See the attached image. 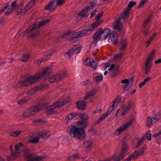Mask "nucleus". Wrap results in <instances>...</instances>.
<instances>
[{"label": "nucleus", "mask_w": 161, "mask_h": 161, "mask_svg": "<svg viewBox=\"0 0 161 161\" xmlns=\"http://www.w3.org/2000/svg\"><path fill=\"white\" fill-rule=\"evenodd\" d=\"M103 14V12H101L99 13V14L96 16V19L97 21H101V23H102V21L101 20H99V19L101 17Z\"/></svg>", "instance_id": "nucleus-49"}, {"label": "nucleus", "mask_w": 161, "mask_h": 161, "mask_svg": "<svg viewBox=\"0 0 161 161\" xmlns=\"http://www.w3.org/2000/svg\"><path fill=\"white\" fill-rule=\"evenodd\" d=\"M50 55H48L43 58L38 60L36 62V65L37 67H39L42 62H44L48 60L50 58Z\"/></svg>", "instance_id": "nucleus-23"}, {"label": "nucleus", "mask_w": 161, "mask_h": 161, "mask_svg": "<svg viewBox=\"0 0 161 161\" xmlns=\"http://www.w3.org/2000/svg\"><path fill=\"white\" fill-rule=\"evenodd\" d=\"M21 131L20 130H16L14 131H11V136L14 137L18 136L21 133Z\"/></svg>", "instance_id": "nucleus-31"}, {"label": "nucleus", "mask_w": 161, "mask_h": 161, "mask_svg": "<svg viewBox=\"0 0 161 161\" xmlns=\"http://www.w3.org/2000/svg\"><path fill=\"white\" fill-rule=\"evenodd\" d=\"M78 126H81L82 127H85L87 125V122L85 120H82L79 122L77 124Z\"/></svg>", "instance_id": "nucleus-32"}, {"label": "nucleus", "mask_w": 161, "mask_h": 161, "mask_svg": "<svg viewBox=\"0 0 161 161\" xmlns=\"http://www.w3.org/2000/svg\"><path fill=\"white\" fill-rule=\"evenodd\" d=\"M85 32L84 31L82 30L77 32H75L74 31H69L64 33L61 36H58L54 40L55 42H58L62 38H64L65 36L70 35L71 39L79 38L84 35ZM72 41V39H70V41Z\"/></svg>", "instance_id": "nucleus-4"}, {"label": "nucleus", "mask_w": 161, "mask_h": 161, "mask_svg": "<svg viewBox=\"0 0 161 161\" xmlns=\"http://www.w3.org/2000/svg\"><path fill=\"white\" fill-rule=\"evenodd\" d=\"M111 31L108 28H105L103 30H102L103 35V39L105 40L109 35L111 34Z\"/></svg>", "instance_id": "nucleus-20"}, {"label": "nucleus", "mask_w": 161, "mask_h": 161, "mask_svg": "<svg viewBox=\"0 0 161 161\" xmlns=\"http://www.w3.org/2000/svg\"><path fill=\"white\" fill-rule=\"evenodd\" d=\"M136 155H134V153L130 154L129 156V157L126 159L124 161H130L131 159H134L136 158Z\"/></svg>", "instance_id": "nucleus-35"}, {"label": "nucleus", "mask_w": 161, "mask_h": 161, "mask_svg": "<svg viewBox=\"0 0 161 161\" xmlns=\"http://www.w3.org/2000/svg\"><path fill=\"white\" fill-rule=\"evenodd\" d=\"M51 72V69L47 67L44 69L41 73H37L34 76L22 77L17 84V86L20 87L32 84L39 79L47 77Z\"/></svg>", "instance_id": "nucleus-1"}, {"label": "nucleus", "mask_w": 161, "mask_h": 161, "mask_svg": "<svg viewBox=\"0 0 161 161\" xmlns=\"http://www.w3.org/2000/svg\"><path fill=\"white\" fill-rule=\"evenodd\" d=\"M130 10V9L129 8L125 9L123 13L121 14L118 19L115 20L113 26L114 29L117 30L119 31L123 30V27L120 22L122 19L125 20L126 18L128 17Z\"/></svg>", "instance_id": "nucleus-3"}, {"label": "nucleus", "mask_w": 161, "mask_h": 161, "mask_svg": "<svg viewBox=\"0 0 161 161\" xmlns=\"http://www.w3.org/2000/svg\"><path fill=\"white\" fill-rule=\"evenodd\" d=\"M123 56V54L120 53L119 54H118L115 56L114 57V58L115 59L119 60Z\"/></svg>", "instance_id": "nucleus-54"}, {"label": "nucleus", "mask_w": 161, "mask_h": 161, "mask_svg": "<svg viewBox=\"0 0 161 161\" xmlns=\"http://www.w3.org/2000/svg\"><path fill=\"white\" fill-rule=\"evenodd\" d=\"M127 44L126 40L125 39H122L120 42V50H124Z\"/></svg>", "instance_id": "nucleus-25"}, {"label": "nucleus", "mask_w": 161, "mask_h": 161, "mask_svg": "<svg viewBox=\"0 0 161 161\" xmlns=\"http://www.w3.org/2000/svg\"><path fill=\"white\" fill-rule=\"evenodd\" d=\"M79 115V113H74L67 115L66 117L67 120L72 119L76 116Z\"/></svg>", "instance_id": "nucleus-29"}, {"label": "nucleus", "mask_w": 161, "mask_h": 161, "mask_svg": "<svg viewBox=\"0 0 161 161\" xmlns=\"http://www.w3.org/2000/svg\"><path fill=\"white\" fill-rule=\"evenodd\" d=\"M121 100V97L119 96L117 97L115 99V101L114 103V104L116 102H119Z\"/></svg>", "instance_id": "nucleus-62"}, {"label": "nucleus", "mask_w": 161, "mask_h": 161, "mask_svg": "<svg viewBox=\"0 0 161 161\" xmlns=\"http://www.w3.org/2000/svg\"><path fill=\"white\" fill-rule=\"evenodd\" d=\"M16 1L13 2L11 5V12L13 11L16 8L17 6L16 5Z\"/></svg>", "instance_id": "nucleus-44"}, {"label": "nucleus", "mask_w": 161, "mask_h": 161, "mask_svg": "<svg viewBox=\"0 0 161 161\" xmlns=\"http://www.w3.org/2000/svg\"><path fill=\"white\" fill-rule=\"evenodd\" d=\"M161 136V131L160 132H158L157 133L154 134L153 135V137H158V136Z\"/></svg>", "instance_id": "nucleus-58"}, {"label": "nucleus", "mask_w": 161, "mask_h": 161, "mask_svg": "<svg viewBox=\"0 0 161 161\" xmlns=\"http://www.w3.org/2000/svg\"><path fill=\"white\" fill-rule=\"evenodd\" d=\"M110 64L109 63H107L103 67V70L106 69L109 66Z\"/></svg>", "instance_id": "nucleus-59"}, {"label": "nucleus", "mask_w": 161, "mask_h": 161, "mask_svg": "<svg viewBox=\"0 0 161 161\" xmlns=\"http://www.w3.org/2000/svg\"><path fill=\"white\" fill-rule=\"evenodd\" d=\"M84 144L86 148H90L92 145V142L90 141H86L84 143Z\"/></svg>", "instance_id": "nucleus-33"}, {"label": "nucleus", "mask_w": 161, "mask_h": 161, "mask_svg": "<svg viewBox=\"0 0 161 161\" xmlns=\"http://www.w3.org/2000/svg\"><path fill=\"white\" fill-rule=\"evenodd\" d=\"M147 1V0H142L140 2L138 8H139L143 6Z\"/></svg>", "instance_id": "nucleus-50"}, {"label": "nucleus", "mask_w": 161, "mask_h": 161, "mask_svg": "<svg viewBox=\"0 0 161 161\" xmlns=\"http://www.w3.org/2000/svg\"><path fill=\"white\" fill-rule=\"evenodd\" d=\"M136 4V2L134 1H131L128 4V7L130 8L133 7L134 5Z\"/></svg>", "instance_id": "nucleus-56"}, {"label": "nucleus", "mask_w": 161, "mask_h": 161, "mask_svg": "<svg viewBox=\"0 0 161 161\" xmlns=\"http://www.w3.org/2000/svg\"><path fill=\"white\" fill-rule=\"evenodd\" d=\"M122 152L120 153L119 156L116 157L115 156L113 157L114 159V161H119L124 156V154L126 151L128 150L127 145L124 143L122 147Z\"/></svg>", "instance_id": "nucleus-13"}, {"label": "nucleus", "mask_w": 161, "mask_h": 161, "mask_svg": "<svg viewBox=\"0 0 161 161\" xmlns=\"http://www.w3.org/2000/svg\"><path fill=\"white\" fill-rule=\"evenodd\" d=\"M9 4V3H7L3 5V7H2L3 8L0 10V14H2L4 12L5 10L8 7Z\"/></svg>", "instance_id": "nucleus-37"}, {"label": "nucleus", "mask_w": 161, "mask_h": 161, "mask_svg": "<svg viewBox=\"0 0 161 161\" xmlns=\"http://www.w3.org/2000/svg\"><path fill=\"white\" fill-rule=\"evenodd\" d=\"M103 77L102 75L97 76L96 77L95 79L97 82H98L100 81H101L103 80Z\"/></svg>", "instance_id": "nucleus-51"}, {"label": "nucleus", "mask_w": 161, "mask_h": 161, "mask_svg": "<svg viewBox=\"0 0 161 161\" xmlns=\"http://www.w3.org/2000/svg\"><path fill=\"white\" fill-rule=\"evenodd\" d=\"M65 103L63 100H59L53 103L52 106L48 107L46 111L48 114H53L56 112L55 109L62 107Z\"/></svg>", "instance_id": "nucleus-8"}, {"label": "nucleus", "mask_w": 161, "mask_h": 161, "mask_svg": "<svg viewBox=\"0 0 161 161\" xmlns=\"http://www.w3.org/2000/svg\"><path fill=\"white\" fill-rule=\"evenodd\" d=\"M155 53V51L154 50H153L152 52H151L150 54L146 61V62L150 64H152V62L153 61V58L154 56Z\"/></svg>", "instance_id": "nucleus-26"}, {"label": "nucleus", "mask_w": 161, "mask_h": 161, "mask_svg": "<svg viewBox=\"0 0 161 161\" xmlns=\"http://www.w3.org/2000/svg\"><path fill=\"white\" fill-rule=\"evenodd\" d=\"M68 131L71 136L76 137L80 139L83 138L86 136V133L83 129L78 128L74 126L69 128Z\"/></svg>", "instance_id": "nucleus-2"}, {"label": "nucleus", "mask_w": 161, "mask_h": 161, "mask_svg": "<svg viewBox=\"0 0 161 161\" xmlns=\"http://www.w3.org/2000/svg\"><path fill=\"white\" fill-rule=\"evenodd\" d=\"M151 20V18L150 17H149L147 20L145 21L144 23V25L146 26Z\"/></svg>", "instance_id": "nucleus-55"}, {"label": "nucleus", "mask_w": 161, "mask_h": 161, "mask_svg": "<svg viewBox=\"0 0 161 161\" xmlns=\"http://www.w3.org/2000/svg\"><path fill=\"white\" fill-rule=\"evenodd\" d=\"M81 47L79 46H75L68 52L65 53L64 55L69 59L74 53L76 54L79 53L81 50Z\"/></svg>", "instance_id": "nucleus-11"}, {"label": "nucleus", "mask_w": 161, "mask_h": 161, "mask_svg": "<svg viewBox=\"0 0 161 161\" xmlns=\"http://www.w3.org/2000/svg\"><path fill=\"white\" fill-rule=\"evenodd\" d=\"M132 105V103L130 102L129 103L128 105L125 108V109L128 111L131 108V107Z\"/></svg>", "instance_id": "nucleus-53"}, {"label": "nucleus", "mask_w": 161, "mask_h": 161, "mask_svg": "<svg viewBox=\"0 0 161 161\" xmlns=\"http://www.w3.org/2000/svg\"><path fill=\"white\" fill-rule=\"evenodd\" d=\"M35 0H32L26 6V7L27 8V7H28L30 9L34 4Z\"/></svg>", "instance_id": "nucleus-43"}, {"label": "nucleus", "mask_w": 161, "mask_h": 161, "mask_svg": "<svg viewBox=\"0 0 161 161\" xmlns=\"http://www.w3.org/2000/svg\"><path fill=\"white\" fill-rule=\"evenodd\" d=\"M101 24V21H96L89 26L87 29V31H91L93 30L94 28L97 27Z\"/></svg>", "instance_id": "nucleus-21"}, {"label": "nucleus", "mask_w": 161, "mask_h": 161, "mask_svg": "<svg viewBox=\"0 0 161 161\" xmlns=\"http://www.w3.org/2000/svg\"><path fill=\"white\" fill-rule=\"evenodd\" d=\"M50 21V19H47L43 21L39 22V23L38 24L35 23L32 26L29 27L28 29L26 30V31L29 32H32L31 37H34L37 34L38 32L36 31H33L35 29H38L41 26L43 25H45L47 22Z\"/></svg>", "instance_id": "nucleus-5"}, {"label": "nucleus", "mask_w": 161, "mask_h": 161, "mask_svg": "<svg viewBox=\"0 0 161 161\" xmlns=\"http://www.w3.org/2000/svg\"><path fill=\"white\" fill-rule=\"evenodd\" d=\"M42 105H38L35 107H32L27 109L24 113L23 116L25 117H29L33 115L38 111L43 108Z\"/></svg>", "instance_id": "nucleus-7"}, {"label": "nucleus", "mask_w": 161, "mask_h": 161, "mask_svg": "<svg viewBox=\"0 0 161 161\" xmlns=\"http://www.w3.org/2000/svg\"><path fill=\"white\" fill-rule=\"evenodd\" d=\"M36 91V89L33 88L28 90L27 92V94L29 95H31L34 94Z\"/></svg>", "instance_id": "nucleus-45"}, {"label": "nucleus", "mask_w": 161, "mask_h": 161, "mask_svg": "<svg viewBox=\"0 0 161 161\" xmlns=\"http://www.w3.org/2000/svg\"><path fill=\"white\" fill-rule=\"evenodd\" d=\"M152 41L151 39L149 38L148 40L146 43V47H147Z\"/></svg>", "instance_id": "nucleus-61"}, {"label": "nucleus", "mask_w": 161, "mask_h": 161, "mask_svg": "<svg viewBox=\"0 0 161 161\" xmlns=\"http://www.w3.org/2000/svg\"><path fill=\"white\" fill-rule=\"evenodd\" d=\"M22 145H23L22 143L21 142L19 143V144H16L15 146V151H17L19 149L20 147Z\"/></svg>", "instance_id": "nucleus-52"}, {"label": "nucleus", "mask_w": 161, "mask_h": 161, "mask_svg": "<svg viewBox=\"0 0 161 161\" xmlns=\"http://www.w3.org/2000/svg\"><path fill=\"white\" fill-rule=\"evenodd\" d=\"M103 36V35L102 29H100L97 31L93 36L94 42L96 43L99 40H104Z\"/></svg>", "instance_id": "nucleus-14"}, {"label": "nucleus", "mask_w": 161, "mask_h": 161, "mask_svg": "<svg viewBox=\"0 0 161 161\" xmlns=\"http://www.w3.org/2000/svg\"><path fill=\"white\" fill-rule=\"evenodd\" d=\"M30 57V55L28 54L23 55L21 58V60L24 62H26Z\"/></svg>", "instance_id": "nucleus-30"}, {"label": "nucleus", "mask_w": 161, "mask_h": 161, "mask_svg": "<svg viewBox=\"0 0 161 161\" xmlns=\"http://www.w3.org/2000/svg\"><path fill=\"white\" fill-rule=\"evenodd\" d=\"M77 105V108L80 110H83L86 108V104L84 101H78L75 103Z\"/></svg>", "instance_id": "nucleus-19"}, {"label": "nucleus", "mask_w": 161, "mask_h": 161, "mask_svg": "<svg viewBox=\"0 0 161 161\" xmlns=\"http://www.w3.org/2000/svg\"><path fill=\"white\" fill-rule=\"evenodd\" d=\"M151 134L150 133H147L143 136V137L144 139H147L148 140H150L151 139Z\"/></svg>", "instance_id": "nucleus-40"}, {"label": "nucleus", "mask_w": 161, "mask_h": 161, "mask_svg": "<svg viewBox=\"0 0 161 161\" xmlns=\"http://www.w3.org/2000/svg\"><path fill=\"white\" fill-rule=\"evenodd\" d=\"M58 74L60 75H61L62 77V78L65 76L67 74L66 72L65 71H64L63 72L61 73Z\"/></svg>", "instance_id": "nucleus-63"}, {"label": "nucleus", "mask_w": 161, "mask_h": 161, "mask_svg": "<svg viewBox=\"0 0 161 161\" xmlns=\"http://www.w3.org/2000/svg\"><path fill=\"white\" fill-rule=\"evenodd\" d=\"M144 140L145 139H144V137H142L138 141L136 147H139L144 142Z\"/></svg>", "instance_id": "nucleus-47"}, {"label": "nucleus", "mask_w": 161, "mask_h": 161, "mask_svg": "<svg viewBox=\"0 0 161 161\" xmlns=\"http://www.w3.org/2000/svg\"><path fill=\"white\" fill-rule=\"evenodd\" d=\"M42 105H38L35 107H32L27 109L24 113L23 116L25 117H29L33 115L38 111L43 108Z\"/></svg>", "instance_id": "nucleus-6"}, {"label": "nucleus", "mask_w": 161, "mask_h": 161, "mask_svg": "<svg viewBox=\"0 0 161 161\" xmlns=\"http://www.w3.org/2000/svg\"><path fill=\"white\" fill-rule=\"evenodd\" d=\"M133 122V119L129 121L126 123L124 124L116 130L117 135L120 134L121 132L129 127L132 124Z\"/></svg>", "instance_id": "nucleus-16"}, {"label": "nucleus", "mask_w": 161, "mask_h": 161, "mask_svg": "<svg viewBox=\"0 0 161 161\" xmlns=\"http://www.w3.org/2000/svg\"><path fill=\"white\" fill-rule=\"evenodd\" d=\"M108 41L115 45L118 43V34L115 31H113L108 38Z\"/></svg>", "instance_id": "nucleus-12"}, {"label": "nucleus", "mask_w": 161, "mask_h": 161, "mask_svg": "<svg viewBox=\"0 0 161 161\" xmlns=\"http://www.w3.org/2000/svg\"><path fill=\"white\" fill-rule=\"evenodd\" d=\"M152 66V64L146 62L145 67V74H147L150 72Z\"/></svg>", "instance_id": "nucleus-27"}, {"label": "nucleus", "mask_w": 161, "mask_h": 161, "mask_svg": "<svg viewBox=\"0 0 161 161\" xmlns=\"http://www.w3.org/2000/svg\"><path fill=\"white\" fill-rule=\"evenodd\" d=\"M157 120L155 118H151L148 117L147 120V126L149 127L152 125L153 123L156 122Z\"/></svg>", "instance_id": "nucleus-22"}, {"label": "nucleus", "mask_w": 161, "mask_h": 161, "mask_svg": "<svg viewBox=\"0 0 161 161\" xmlns=\"http://www.w3.org/2000/svg\"><path fill=\"white\" fill-rule=\"evenodd\" d=\"M29 9V8H28V7L26 8V6L24 8H21L20 11L18 12V15H21L22 16L23 15L25 14L27 12V11Z\"/></svg>", "instance_id": "nucleus-28"}, {"label": "nucleus", "mask_w": 161, "mask_h": 161, "mask_svg": "<svg viewBox=\"0 0 161 161\" xmlns=\"http://www.w3.org/2000/svg\"><path fill=\"white\" fill-rule=\"evenodd\" d=\"M19 153L17 152H12L11 154V159H14L17 156L19 155Z\"/></svg>", "instance_id": "nucleus-42"}, {"label": "nucleus", "mask_w": 161, "mask_h": 161, "mask_svg": "<svg viewBox=\"0 0 161 161\" xmlns=\"http://www.w3.org/2000/svg\"><path fill=\"white\" fill-rule=\"evenodd\" d=\"M28 101V100L27 99L24 98L18 101V103L19 104L21 105L26 103Z\"/></svg>", "instance_id": "nucleus-46"}, {"label": "nucleus", "mask_w": 161, "mask_h": 161, "mask_svg": "<svg viewBox=\"0 0 161 161\" xmlns=\"http://www.w3.org/2000/svg\"><path fill=\"white\" fill-rule=\"evenodd\" d=\"M92 59L91 58H88L86 59L84 61V64L88 66H90V64Z\"/></svg>", "instance_id": "nucleus-36"}, {"label": "nucleus", "mask_w": 161, "mask_h": 161, "mask_svg": "<svg viewBox=\"0 0 161 161\" xmlns=\"http://www.w3.org/2000/svg\"><path fill=\"white\" fill-rule=\"evenodd\" d=\"M108 114L107 113H105L103 114L100 118L102 120L104 119L106 117L108 116Z\"/></svg>", "instance_id": "nucleus-64"}, {"label": "nucleus", "mask_w": 161, "mask_h": 161, "mask_svg": "<svg viewBox=\"0 0 161 161\" xmlns=\"http://www.w3.org/2000/svg\"><path fill=\"white\" fill-rule=\"evenodd\" d=\"M62 78L61 75L58 74L49 78L48 80L50 83H53L59 81Z\"/></svg>", "instance_id": "nucleus-17"}, {"label": "nucleus", "mask_w": 161, "mask_h": 161, "mask_svg": "<svg viewBox=\"0 0 161 161\" xmlns=\"http://www.w3.org/2000/svg\"><path fill=\"white\" fill-rule=\"evenodd\" d=\"M56 6L61 5L64 1V0H53Z\"/></svg>", "instance_id": "nucleus-38"}, {"label": "nucleus", "mask_w": 161, "mask_h": 161, "mask_svg": "<svg viewBox=\"0 0 161 161\" xmlns=\"http://www.w3.org/2000/svg\"><path fill=\"white\" fill-rule=\"evenodd\" d=\"M95 93V91H93L91 92H89L87 94L89 95V97H91L92 96H93Z\"/></svg>", "instance_id": "nucleus-60"}, {"label": "nucleus", "mask_w": 161, "mask_h": 161, "mask_svg": "<svg viewBox=\"0 0 161 161\" xmlns=\"http://www.w3.org/2000/svg\"><path fill=\"white\" fill-rule=\"evenodd\" d=\"M24 153L25 157L29 159L26 161H40L44 158V157L41 156L33 157V154L27 151H25Z\"/></svg>", "instance_id": "nucleus-10"}, {"label": "nucleus", "mask_w": 161, "mask_h": 161, "mask_svg": "<svg viewBox=\"0 0 161 161\" xmlns=\"http://www.w3.org/2000/svg\"><path fill=\"white\" fill-rule=\"evenodd\" d=\"M79 114L80 115L79 116L80 118L83 120H86L88 119V116L87 114Z\"/></svg>", "instance_id": "nucleus-34"}, {"label": "nucleus", "mask_w": 161, "mask_h": 161, "mask_svg": "<svg viewBox=\"0 0 161 161\" xmlns=\"http://www.w3.org/2000/svg\"><path fill=\"white\" fill-rule=\"evenodd\" d=\"M146 149V148L145 147H143L139 152L136 151L133 153L134 155H136V157L137 158L138 156H142L143 154L144 151Z\"/></svg>", "instance_id": "nucleus-24"}, {"label": "nucleus", "mask_w": 161, "mask_h": 161, "mask_svg": "<svg viewBox=\"0 0 161 161\" xmlns=\"http://www.w3.org/2000/svg\"><path fill=\"white\" fill-rule=\"evenodd\" d=\"M56 5L53 0L51 1L45 7L46 10H49L50 11H53L56 8Z\"/></svg>", "instance_id": "nucleus-18"}, {"label": "nucleus", "mask_w": 161, "mask_h": 161, "mask_svg": "<svg viewBox=\"0 0 161 161\" xmlns=\"http://www.w3.org/2000/svg\"><path fill=\"white\" fill-rule=\"evenodd\" d=\"M79 158V155L77 154H75L72 156H71L69 157L68 159L69 160L73 159L75 160Z\"/></svg>", "instance_id": "nucleus-39"}, {"label": "nucleus", "mask_w": 161, "mask_h": 161, "mask_svg": "<svg viewBox=\"0 0 161 161\" xmlns=\"http://www.w3.org/2000/svg\"><path fill=\"white\" fill-rule=\"evenodd\" d=\"M90 66L93 69H95L97 67V63L94 60H92L91 64Z\"/></svg>", "instance_id": "nucleus-41"}, {"label": "nucleus", "mask_w": 161, "mask_h": 161, "mask_svg": "<svg viewBox=\"0 0 161 161\" xmlns=\"http://www.w3.org/2000/svg\"><path fill=\"white\" fill-rule=\"evenodd\" d=\"M129 86V84H127L125 85L124 87V88H123L124 90H125V91H127V90H129L130 88V87Z\"/></svg>", "instance_id": "nucleus-57"}, {"label": "nucleus", "mask_w": 161, "mask_h": 161, "mask_svg": "<svg viewBox=\"0 0 161 161\" xmlns=\"http://www.w3.org/2000/svg\"><path fill=\"white\" fill-rule=\"evenodd\" d=\"M96 4L95 3H90L89 5L88 6L83 9L82 11L78 15V17L80 16L81 17H83L85 16L86 14L87 13L88 10L92 8L95 7Z\"/></svg>", "instance_id": "nucleus-15"}, {"label": "nucleus", "mask_w": 161, "mask_h": 161, "mask_svg": "<svg viewBox=\"0 0 161 161\" xmlns=\"http://www.w3.org/2000/svg\"><path fill=\"white\" fill-rule=\"evenodd\" d=\"M114 104L113 103L111 106H110L108 110L107 113L108 115L113 110L114 108Z\"/></svg>", "instance_id": "nucleus-48"}, {"label": "nucleus", "mask_w": 161, "mask_h": 161, "mask_svg": "<svg viewBox=\"0 0 161 161\" xmlns=\"http://www.w3.org/2000/svg\"><path fill=\"white\" fill-rule=\"evenodd\" d=\"M49 136L50 134L48 132H42L40 133L37 136L30 138L28 140V142L30 143H36L38 142L40 139L42 138V140H43L46 137H48Z\"/></svg>", "instance_id": "nucleus-9"}]
</instances>
